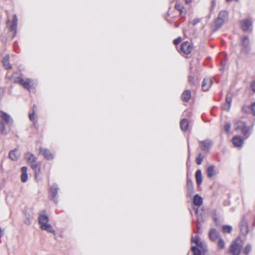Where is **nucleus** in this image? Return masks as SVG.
I'll return each instance as SVG.
<instances>
[{"instance_id":"7","label":"nucleus","mask_w":255,"mask_h":255,"mask_svg":"<svg viewBox=\"0 0 255 255\" xmlns=\"http://www.w3.org/2000/svg\"><path fill=\"white\" fill-rule=\"evenodd\" d=\"M39 154H41L43 156L44 158L48 160H52L54 157V154L47 148L40 147L39 148Z\"/></svg>"},{"instance_id":"28","label":"nucleus","mask_w":255,"mask_h":255,"mask_svg":"<svg viewBox=\"0 0 255 255\" xmlns=\"http://www.w3.org/2000/svg\"><path fill=\"white\" fill-rule=\"evenodd\" d=\"M175 8L179 11H180V15L184 13V8L180 2H176L175 5Z\"/></svg>"},{"instance_id":"19","label":"nucleus","mask_w":255,"mask_h":255,"mask_svg":"<svg viewBox=\"0 0 255 255\" xmlns=\"http://www.w3.org/2000/svg\"><path fill=\"white\" fill-rule=\"evenodd\" d=\"M232 101V97H226V103L223 106V109L224 110L229 111L231 108Z\"/></svg>"},{"instance_id":"3","label":"nucleus","mask_w":255,"mask_h":255,"mask_svg":"<svg viewBox=\"0 0 255 255\" xmlns=\"http://www.w3.org/2000/svg\"><path fill=\"white\" fill-rule=\"evenodd\" d=\"M0 131L2 133L6 134V131L5 128L4 123L9 124L11 121V118L9 115L2 111H0Z\"/></svg>"},{"instance_id":"43","label":"nucleus","mask_w":255,"mask_h":255,"mask_svg":"<svg viewBox=\"0 0 255 255\" xmlns=\"http://www.w3.org/2000/svg\"><path fill=\"white\" fill-rule=\"evenodd\" d=\"M252 89L255 92V81L251 85Z\"/></svg>"},{"instance_id":"12","label":"nucleus","mask_w":255,"mask_h":255,"mask_svg":"<svg viewBox=\"0 0 255 255\" xmlns=\"http://www.w3.org/2000/svg\"><path fill=\"white\" fill-rule=\"evenodd\" d=\"M250 41L248 37L245 36L242 38L243 50L246 53L250 51Z\"/></svg>"},{"instance_id":"15","label":"nucleus","mask_w":255,"mask_h":255,"mask_svg":"<svg viewBox=\"0 0 255 255\" xmlns=\"http://www.w3.org/2000/svg\"><path fill=\"white\" fill-rule=\"evenodd\" d=\"M241 24L242 29L244 31H247L251 26L252 23L250 20L245 19L241 22Z\"/></svg>"},{"instance_id":"35","label":"nucleus","mask_w":255,"mask_h":255,"mask_svg":"<svg viewBox=\"0 0 255 255\" xmlns=\"http://www.w3.org/2000/svg\"><path fill=\"white\" fill-rule=\"evenodd\" d=\"M231 128V125L229 123H227L224 126V130L227 133L229 132Z\"/></svg>"},{"instance_id":"18","label":"nucleus","mask_w":255,"mask_h":255,"mask_svg":"<svg viewBox=\"0 0 255 255\" xmlns=\"http://www.w3.org/2000/svg\"><path fill=\"white\" fill-rule=\"evenodd\" d=\"M22 174L21 175V180L22 182L24 183L27 181L28 179V175L27 174V168L26 166L22 167L21 169Z\"/></svg>"},{"instance_id":"2","label":"nucleus","mask_w":255,"mask_h":255,"mask_svg":"<svg viewBox=\"0 0 255 255\" xmlns=\"http://www.w3.org/2000/svg\"><path fill=\"white\" fill-rule=\"evenodd\" d=\"M49 218L47 215L45 214H40L38 219V223L40 225V228L42 230H45L48 232L55 235V231L53 229L51 225L48 224Z\"/></svg>"},{"instance_id":"39","label":"nucleus","mask_w":255,"mask_h":255,"mask_svg":"<svg viewBox=\"0 0 255 255\" xmlns=\"http://www.w3.org/2000/svg\"><path fill=\"white\" fill-rule=\"evenodd\" d=\"M181 38L180 37H178L173 41V43L176 45L178 44L181 42Z\"/></svg>"},{"instance_id":"9","label":"nucleus","mask_w":255,"mask_h":255,"mask_svg":"<svg viewBox=\"0 0 255 255\" xmlns=\"http://www.w3.org/2000/svg\"><path fill=\"white\" fill-rule=\"evenodd\" d=\"M193 47L191 44L188 42H183L181 46V51L185 54H189L192 50Z\"/></svg>"},{"instance_id":"38","label":"nucleus","mask_w":255,"mask_h":255,"mask_svg":"<svg viewBox=\"0 0 255 255\" xmlns=\"http://www.w3.org/2000/svg\"><path fill=\"white\" fill-rule=\"evenodd\" d=\"M251 111L254 116H255V103H254L251 107Z\"/></svg>"},{"instance_id":"17","label":"nucleus","mask_w":255,"mask_h":255,"mask_svg":"<svg viewBox=\"0 0 255 255\" xmlns=\"http://www.w3.org/2000/svg\"><path fill=\"white\" fill-rule=\"evenodd\" d=\"M58 188L56 185H53L50 189V196L53 200H55L56 197L57 195Z\"/></svg>"},{"instance_id":"33","label":"nucleus","mask_w":255,"mask_h":255,"mask_svg":"<svg viewBox=\"0 0 255 255\" xmlns=\"http://www.w3.org/2000/svg\"><path fill=\"white\" fill-rule=\"evenodd\" d=\"M203 159V156L201 153H200L196 159V162L198 165H200Z\"/></svg>"},{"instance_id":"45","label":"nucleus","mask_w":255,"mask_h":255,"mask_svg":"<svg viewBox=\"0 0 255 255\" xmlns=\"http://www.w3.org/2000/svg\"><path fill=\"white\" fill-rule=\"evenodd\" d=\"M1 233H2V230H1V228H0V237L1 236Z\"/></svg>"},{"instance_id":"10","label":"nucleus","mask_w":255,"mask_h":255,"mask_svg":"<svg viewBox=\"0 0 255 255\" xmlns=\"http://www.w3.org/2000/svg\"><path fill=\"white\" fill-rule=\"evenodd\" d=\"M235 129L236 130L241 129L245 135H246L249 131V128L246 126L244 123L240 121L236 123Z\"/></svg>"},{"instance_id":"4","label":"nucleus","mask_w":255,"mask_h":255,"mask_svg":"<svg viewBox=\"0 0 255 255\" xmlns=\"http://www.w3.org/2000/svg\"><path fill=\"white\" fill-rule=\"evenodd\" d=\"M228 14L226 11L220 12L218 18L215 22V26L217 28H220L228 20Z\"/></svg>"},{"instance_id":"1","label":"nucleus","mask_w":255,"mask_h":255,"mask_svg":"<svg viewBox=\"0 0 255 255\" xmlns=\"http://www.w3.org/2000/svg\"><path fill=\"white\" fill-rule=\"evenodd\" d=\"M25 159L30 165L31 168L34 170L35 179L37 180L38 175L41 173V162H37V157L30 152L26 153Z\"/></svg>"},{"instance_id":"24","label":"nucleus","mask_w":255,"mask_h":255,"mask_svg":"<svg viewBox=\"0 0 255 255\" xmlns=\"http://www.w3.org/2000/svg\"><path fill=\"white\" fill-rule=\"evenodd\" d=\"M195 178L197 184L198 186L200 185L202 182V176L201 171L198 170L195 173Z\"/></svg>"},{"instance_id":"22","label":"nucleus","mask_w":255,"mask_h":255,"mask_svg":"<svg viewBox=\"0 0 255 255\" xmlns=\"http://www.w3.org/2000/svg\"><path fill=\"white\" fill-rule=\"evenodd\" d=\"M9 57L8 55H6L3 59L2 64L3 66L5 69H10L11 68V65L9 63Z\"/></svg>"},{"instance_id":"20","label":"nucleus","mask_w":255,"mask_h":255,"mask_svg":"<svg viewBox=\"0 0 255 255\" xmlns=\"http://www.w3.org/2000/svg\"><path fill=\"white\" fill-rule=\"evenodd\" d=\"M193 203L195 206H200L203 203V199L198 194H196L193 198Z\"/></svg>"},{"instance_id":"42","label":"nucleus","mask_w":255,"mask_h":255,"mask_svg":"<svg viewBox=\"0 0 255 255\" xmlns=\"http://www.w3.org/2000/svg\"><path fill=\"white\" fill-rule=\"evenodd\" d=\"M190 97H182V100L183 102H188L189 101Z\"/></svg>"},{"instance_id":"5","label":"nucleus","mask_w":255,"mask_h":255,"mask_svg":"<svg viewBox=\"0 0 255 255\" xmlns=\"http://www.w3.org/2000/svg\"><path fill=\"white\" fill-rule=\"evenodd\" d=\"M240 238H237L231 246V252L233 255H239L242 245Z\"/></svg>"},{"instance_id":"13","label":"nucleus","mask_w":255,"mask_h":255,"mask_svg":"<svg viewBox=\"0 0 255 255\" xmlns=\"http://www.w3.org/2000/svg\"><path fill=\"white\" fill-rule=\"evenodd\" d=\"M233 143L236 147L242 146L244 143V139L240 136H235L232 139Z\"/></svg>"},{"instance_id":"41","label":"nucleus","mask_w":255,"mask_h":255,"mask_svg":"<svg viewBox=\"0 0 255 255\" xmlns=\"http://www.w3.org/2000/svg\"><path fill=\"white\" fill-rule=\"evenodd\" d=\"M14 22H15V24H17V16H16V14H14L13 16V19H12V23H14Z\"/></svg>"},{"instance_id":"14","label":"nucleus","mask_w":255,"mask_h":255,"mask_svg":"<svg viewBox=\"0 0 255 255\" xmlns=\"http://www.w3.org/2000/svg\"><path fill=\"white\" fill-rule=\"evenodd\" d=\"M201 149L203 150H208L212 144V142L209 139L200 141Z\"/></svg>"},{"instance_id":"37","label":"nucleus","mask_w":255,"mask_h":255,"mask_svg":"<svg viewBox=\"0 0 255 255\" xmlns=\"http://www.w3.org/2000/svg\"><path fill=\"white\" fill-rule=\"evenodd\" d=\"M199 22V19L195 18L191 21H190V23L192 24L193 25H195L197 24Z\"/></svg>"},{"instance_id":"8","label":"nucleus","mask_w":255,"mask_h":255,"mask_svg":"<svg viewBox=\"0 0 255 255\" xmlns=\"http://www.w3.org/2000/svg\"><path fill=\"white\" fill-rule=\"evenodd\" d=\"M192 242L195 244L202 250V252L206 251L207 244L205 242L201 241L198 236L192 237Z\"/></svg>"},{"instance_id":"26","label":"nucleus","mask_w":255,"mask_h":255,"mask_svg":"<svg viewBox=\"0 0 255 255\" xmlns=\"http://www.w3.org/2000/svg\"><path fill=\"white\" fill-rule=\"evenodd\" d=\"M208 176L210 178L212 177L216 174L215 167L213 165L209 166L207 169Z\"/></svg>"},{"instance_id":"21","label":"nucleus","mask_w":255,"mask_h":255,"mask_svg":"<svg viewBox=\"0 0 255 255\" xmlns=\"http://www.w3.org/2000/svg\"><path fill=\"white\" fill-rule=\"evenodd\" d=\"M187 186L188 189V194L191 196L194 193V187L192 181L191 179L188 178L187 180Z\"/></svg>"},{"instance_id":"30","label":"nucleus","mask_w":255,"mask_h":255,"mask_svg":"<svg viewBox=\"0 0 255 255\" xmlns=\"http://www.w3.org/2000/svg\"><path fill=\"white\" fill-rule=\"evenodd\" d=\"M17 25V24H15V22H14V23H12L9 28L10 31L14 32L13 38L16 35Z\"/></svg>"},{"instance_id":"32","label":"nucleus","mask_w":255,"mask_h":255,"mask_svg":"<svg viewBox=\"0 0 255 255\" xmlns=\"http://www.w3.org/2000/svg\"><path fill=\"white\" fill-rule=\"evenodd\" d=\"M218 246L219 249H223L225 247V243L222 239L220 238L218 243Z\"/></svg>"},{"instance_id":"31","label":"nucleus","mask_w":255,"mask_h":255,"mask_svg":"<svg viewBox=\"0 0 255 255\" xmlns=\"http://www.w3.org/2000/svg\"><path fill=\"white\" fill-rule=\"evenodd\" d=\"M223 231L225 233H229L232 230V227L231 226H224L222 227Z\"/></svg>"},{"instance_id":"27","label":"nucleus","mask_w":255,"mask_h":255,"mask_svg":"<svg viewBox=\"0 0 255 255\" xmlns=\"http://www.w3.org/2000/svg\"><path fill=\"white\" fill-rule=\"evenodd\" d=\"M35 108H36L35 105H34L33 107L32 113V114H30V113L29 114V118L30 121L33 122V124L34 125V126H35V125H36V124L37 123V121H36V120L35 119V113H36V111L35 110Z\"/></svg>"},{"instance_id":"11","label":"nucleus","mask_w":255,"mask_h":255,"mask_svg":"<svg viewBox=\"0 0 255 255\" xmlns=\"http://www.w3.org/2000/svg\"><path fill=\"white\" fill-rule=\"evenodd\" d=\"M213 83L212 80L210 78L204 79L202 82V88L203 91H207L211 87Z\"/></svg>"},{"instance_id":"40","label":"nucleus","mask_w":255,"mask_h":255,"mask_svg":"<svg viewBox=\"0 0 255 255\" xmlns=\"http://www.w3.org/2000/svg\"><path fill=\"white\" fill-rule=\"evenodd\" d=\"M191 94V91L189 90H186L182 94V96H190Z\"/></svg>"},{"instance_id":"6","label":"nucleus","mask_w":255,"mask_h":255,"mask_svg":"<svg viewBox=\"0 0 255 255\" xmlns=\"http://www.w3.org/2000/svg\"><path fill=\"white\" fill-rule=\"evenodd\" d=\"M14 82L15 83H18L20 85L29 91H30V86L32 83V81L30 79H27L25 81L20 77L15 78L14 79Z\"/></svg>"},{"instance_id":"29","label":"nucleus","mask_w":255,"mask_h":255,"mask_svg":"<svg viewBox=\"0 0 255 255\" xmlns=\"http://www.w3.org/2000/svg\"><path fill=\"white\" fill-rule=\"evenodd\" d=\"M191 250L194 255H201V252H202L201 250H199L198 248L195 246H193L191 248Z\"/></svg>"},{"instance_id":"34","label":"nucleus","mask_w":255,"mask_h":255,"mask_svg":"<svg viewBox=\"0 0 255 255\" xmlns=\"http://www.w3.org/2000/svg\"><path fill=\"white\" fill-rule=\"evenodd\" d=\"M251 249H252V247L250 245H248L245 248L244 250V253L248 255L250 252H251Z\"/></svg>"},{"instance_id":"25","label":"nucleus","mask_w":255,"mask_h":255,"mask_svg":"<svg viewBox=\"0 0 255 255\" xmlns=\"http://www.w3.org/2000/svg\"><path fill=\"white\" fill-rule=\"evenodd\" d=\"M189 123L187 120L183 119L180 122V127L182 130L187 131L188 129Z\"/></svg>"},{"instance_id":"44","label":"nucleus","mask_w":255,"mask_h":255,"mask_svg":"<svg viewBox=\"0 0 255 255\" xmlns=\"http://www.w3.org/2000/svg\"><path fill=\"white\" fill-rule=\"evenodd\" d=\"M192 0H185V1L186 3H189L190 2L192 1Z\"/></svg>"},{"instance_id":"36","label":"nucleus","mask_w":255,"mask_h":255,"mask_svg":"<svg viewBox=\"0 0 255 255\" xmlns=\"http://www.w3.org/2000/svg\"><path fill=\"white\" fill-rule=\"evenodd\" d=\"M250 110H251V108L248 106L245 105L242 107V111L245 113L249 112Z\"/></svg>"},{"instance_id":"23","label":"nucleus","mask_w":255,"mask_h":255,"mask_svg":"<svg viewBox=\"0 0 255 255\" xmlns=\"http://www.w3.org/2000/svg\"><path fill=\"white\" fill-rule=\"evenodd\" d=\"M19 156V154L16 149L11 150L9 153V157L12 160H16Z\"/></svg>"},{"instance_id":"16","label":"nucleus","mask_w":255,"mask_h":255,"mask_svg":"<svg viewBox=\"0 0 255 255\" xmlns=\"http://www.w3.org/2000/svg\"><path fill=\"white\" fill-rule=\"evenodd\" d=\"M209 236L211 240L215 241L219 237V233L215 229H212L209 232Z\"/></svg>"}]
</instances>
